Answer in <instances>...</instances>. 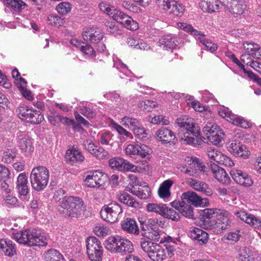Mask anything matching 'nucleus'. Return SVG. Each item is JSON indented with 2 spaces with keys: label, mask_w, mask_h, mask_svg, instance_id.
I'll return each instance as SVG.
<instances>
[{
  "label": "nucleus",
  "mask_w": 261,
  "mask_h": 261,
  "mask_svg": "<svg viewBox=\"0 0 261 261\" xmlns=\"http://www.w3.org/2000/svg\"><path fill=\"white\" fill-rule=\"evenodd\" d=\"M229 216L228 212L217 208H206L202 212L205 227L216 233H221L228 228L230 224Z\"/></svg>",
  "instance_id": "1"
},
{
  "label": "nucleus",
  "mask_w": 261,
  "mask_h": 261,
  "mask_svg": "<svg viewBox=\"0 0 261 261\" xmlns=\"http://www.w3.org/2000/svg\"><path fill=\"white\" fill-rule=\"evenodd\" d=\"M11 238L18 243L28 247L45 246L47 245L46 238L41 234L40 230L27 228L13 231Z\"/></svg>",
  "instance_id": "2"
},
{
  "label": "nucleus",
  "mask_w": 261,
  "mask_h": 261,
  "mask_svg": "<svg viewBox=\"0 0 261 261\" xmlns=\"http://www.w3.org/2000/svg\"><path fill=\"white\" fill-rule=\"evenodd\" d=\"M181 198V201L175 200L170 204L173 207L188 218H192L193 216V210L191 204L195 206H201L203 204L202 200H204L194 192L183 193Z\"/></svg>",
  "instance_id": "3"
},
{
  "label": "nucleus",
  "mask_w": 261,
  "mask_h": 261,
  "mask_svg": "<svg viewBox=\"0 0 261 261\" xmlns=\"http://www.w3.org/2000/svg\"><path fill=\"white\" fill-rule=\"evenodd\" d=\"M99 8L101 11L111 16L114 20L121 24L128 30L135 31L139 28L137 22L124 13L110 7L105 2L100 3Z\"/></svg>",
  "instance_id": "4"
},
{
  "label": "nucleus",
  "mask_w": 261,
  "mask_h": 261,
  "mask_svg": "<svg viewBox=\"0 0 261 261\" xmlns=\"http://www.w3.org/2000/svg\"><path fill=\"white\" fill-rule=\"evenodd\" d=\"M106 248L112 253L128 255L134 252L132 243L119 236H111L106 241Z\"/></svg>",
  "instance_id": "5"
},
{
  "label": "nucleus",
  "mask_w": 261,
  "mask_h": 261,
  "mask_svg": "<svg viewBox=\"0 0 261 261\" xmlns=\"http://www.w3.org/2000/svg\"><path fill=\"white\" fill-rule=\"evenodd\" d=\"M176 122L182 131L184 132V137H181V139L184 140L188 144H195V138L199 136L200 128L198 125L194 122L193 119L190 118L185 120L178 118Z\"/></svg>",
  "instance_id": "6"
},
{
  "label": "nucleus",
  "mask_w": 261,
  "mask_h": 261,
  "mask_svg": "<svg viewBox=\"0 0 261 261\" xmlns=\"http://www.w3.org/2000/svg\"><path fill=\"white\" fill-rule=\"evenodd\" d=\"M49 177V172L46 167L39 166L33 168L30 176L33 189L37 192L44 190L48 184Z\"/></svg>",
  "instance_id": "7"
},
{
  "label": "nucleus",
  "mask_w": 261,
  "mask_h": 261,
  "mask_svg": "<svg viewBox=\"0 0 261 261\" xmlns=\"http://www.w3.org/2000/svg\"><path fill=\"white\" fill-rule=\"evenodd\" d=\"M140 246L148 257L153 261H163L167 257L165 249L150 240L141 239Z\"/></svg>",
  "instance_id": "8"
},
{
  "label": "nucleus",
  "mask_w": 261,
  "mask_h": 261,
  "mask_svg": "<svg viewBox=\"0 0 261 261\" xmlns=\"http://www.w3.org/2000/svg\"><path fill=\"white\" fill-rule=\"evenodd\" d=\"M83 200L78 197H65L61 202V207L64 209V214L69 217H75L81 214L84 208Z\"/></svg>",
  "instance_id": "9"
},
{
  "label": "nucleus",
  "mask_w": 261,
  "mask_h": 261,
  "mask_svg": "<svg viewBox=\"0 0 261 261\" xmlns=\"http://www.w3.org/2000/svg\"><path fill=\"white\" fill-rule=\"evenodd\" d=\"M245 53L242 55L241 61L251 66L254 61V59H261V47L254 42H246L243 44Z\"/></svg>",
  "instance_id": "10"
},
{
  "label": "nucleus",
  "mask_w": 261,
  "mask_h": 261,
  "mask_svg": "<svg viewBox=\"0 0 261 261\" xmlns=\"http://www.w3.org/2000/svg\"><path fill=\"white\" fill-rule=\"evenodd\" d=\"M86 242L89 258L91 261H101L103 255V247L100 241L95 237H89Z\"/></svg>",
  "instance_id": "11"
},
{
  "label": "nucleus",
  "mask_w": 261,
  "mask_h": 261,
  "mask_svg": "<svg viewBox=\"0 0 261 261\" xmlns=\"http://www.w3.org/2000/svg\"><path fill=\"white\" fill-rule=\"evenodd\" d=\"M178 25L180 29L189 33L191 35H193L196 40H198L204 45V47L207 50L211 52H214L217 49V45L205 39L204 37L205 35L203 32L194 29L191 25L185 23H180Z\"/></svg>",
  "instance_id": "12"
},
{
  "label": "nucleus",
  "mask_w": 261,
  "mask_h": 261,
  "mask_svg": "<svg viewBox=\"0 0 261 261\" xmlns=\"http://www.w3.org/2000/svg\"><path fill=\"white\" fill-rule=\"evenodd\" d=\"M122 213L121 206L117 202H112L102 206L100 214L105 221L113 223L118 220L119 215Z\"/></svg>",
  "instance_id": "13"
},
{
  "label": "nucleus",
  "mask_w": 261,
  "mask_h": 261,
  "mask_svg": "<svg viewBox=\"0 0 261 261\" xmlns=\"http://www.w3.org/2000/svg\"><path fill=\"white\" fill-rule=\"evenodd\" d=\"M108 180L107 174L101 171L95 170L88 172L84 181L87 187L102 188Z\"/></svg>",
  "instance_id": "14"
},
{
  "label": "nucleus",
  "mask_w": 261,
  "mask_h": 261,
  "mask_svg": "<svg viewBox=\"0 0 261 261\" xmlns=\"http://www.w3.org/2000/svg\"><path fill=\"white\" fill-rule=\"evenodd\" d=\"M219 114L228 121L244 128L250 127V123L243 117L232 113L228 108L223 107L219 111Z\"/></svg>",
  "instance_id": "15"
},
{
  "label": "nucleus",
  "mask_w": 261,
  "mask_h": 261,
  "mask_svg": "<svg viewBox=\"0 0 261 261\" xmlns=\"http://www.w3.org/2000/svg\"><path fill=\"white\" fill-rule=\"evenodd\" d=\"M125 154L132 158H145L151 152V149L144 144H130L125 149Z\"/></svg>",
  "instance_id": "16"
},
{
  "label": "nucleus",
  "mask_w": 261,
  "mask_h": 261,
  "mask_svg": "<svg viewBox=\"0 0 261 261\" xmlns=\"http://www.w3.org/2000/svg\"><path fill=\"white\" fill-rule=\"evenodd\" d=\"M109 164L112 169H116L121 172L130 171L137 172L139 171L137 166L121 158H114L110 159L109 161Z\"/></svg>",
  "instance_id": "17"
},
{
  "label": "nucleus",
  "mask_w": 261,
  "mask_h": 261,
  "mask_svg": "<svg viewBox=\"0 0 261 261\" xmlns=\"http://www.w3.org/2000/svg\"><path fill=\"white\" fill-rule=\"evenodd\" d=\"M235 17H245L248 14L247 5L243 0H232L226 7Z\"/></svg>",
  "instance_id": "18"
},
{
  "label": "nucleus",
  "mask_w": 261,
  "mask_h": 261,
  "mask_svg": "<svg viewBox=\"0 0 261 261\" xmlns=\"http://www.w3.org/2000/svg\"><path fill=\"white\" fill-rule=\"evenodd\" d=\"M233 214L250 226L258 229H261V218L243 210H236L233 211Z\"/></svg>",
  "instance_id": "19"
},
{
  "label": "nucleus",
  "mask_w": 261,
  "mask_h": 261,
  "mask_svg": "<svg viewBox=\"0 0 261 261\" xmlns=\"http://www.w3.org/2000/svg\"><path fill=\"white\" fill-rule=\"evenodd\" d=\"M230 174L236 182L244 187H250L253 183L248 174L242 170L233 169L230 171Z\"/></svg>",
  "instance_id": "20"
},
{
  "label": "nucleus",
  "mask_w": 261,
  "mask_h": 261,
  "mask_svg": "<svg viewBox=\"0 0 261 261\" xmlns=\"http://www.w3.org/2000/svg\"><path fill=\"white\" fill-rule=\"evenodd\" d=\"M18 144L21 152L25 155H31L34 150L33 140L28 135L21 134L18 136Z\"/></svg>",
  "instance_id": "21"
},
{
  "label": "nucleus",
  "mask_w": 261,
  "mask_h": 261,
  "mask_svg": "<svg viewBox=\"0 0 261 261\" xmlns=\"http://www.w3.org/2000/svg\"><path fill=\"white\" fill-rule=\"evenodd\" d=\"M228 150L234 156L244 159L249 158L250 153L247 147L239 141H232L228 147Z\"/></svg>",
  "instance_id": "22"
},
{
  "label": "nucleus",
  "mask_w": 261,
  "mask_h": 261,
  "mask_svg": "<svg viewBox=\"0 0 261 261\" xmlns=\"http://www.w3.org/2000/svg\"><path fill=\"white\" fill-rule=\"evenodd\" d=\"M65 159L68 163L74 165L82 163L85 160V157L79 149L72 146L67 150Z\"/></svg>",
  "instance_id": "23"
},
{
  "label": "nucleus",
  "mask_w": 261,
  "mask_h": 261,
  "mask_svg": "<svg viewBox=\"0 0 261 261\" xmlns=\"http://www.w3.org/2000/svg\"><path fill=\"white\" fill-rule=\"evenodd\" d=\"M190 163L189 164V166L187 167L186 170V174L189 176H194L198 171L200 172H205L208 174L206 169V166L197 158H192L189 161Z\"/></svg>",
  "instance_id": "24"
},
{
  "label": "nucleus",
  "mask_w": 261,
  "mask_h": 261,
  "mask_svg": "<svg viewBox=\"0 0 261 261\" xmlns=\"http://www.w3.org/2000/svg\"><path fill=\"white\" fill-rule=\"evenodd\" d=\"M210 167L214 177L219 182L224 184L230 182V177L224 169L215 163H211Z\"/></svg>",
  "instance_id": "25"
},
{
  "label": "nucleus",
  "mask_w": 261,
  "mask_h": 261,
  "mask_svg": "<svg viewBox=\"0 0 261 261\" xmlns=\"http://www.w3.org/2000/svg\"><path fill=\"white\" fill-rule=\"evenodd\" d=\"M187 182L193 189L206 196H211L213 193L212 189L203 181L193 178H188Z\"/></svg>",
  "instance_id": "26"
},
{
  "label": "nucleus",
  "mask_w": 261,
  "mask_h": 261,
  "mask_svg": "<svg viewBox=\"0 0 261 261\" xmlns=\"http://www.w3.org/2000/svg\"><path fill=\"white\" fill-rule=\"evenodd\" d=\"M28 177L25 172L20 173L17 178L16 189L20 197H25L29 193Z\"/></svg>",
  "instance_id": "27"
},
{
  "label": "nucleus",
  "mask_w": 261,
  "mask_h": 261,
  "mask_svg": "<svg viewBox=\"0 0 261 261\" xmlns=\"http://www.w3.org/2000/svg\"><path fill=\"white\" fill-rule=\"evenodd\" d=\"M84 40L91 43H98L103 38V33L99 30L90 29L83 33Z\"/></svg>",
  "instance_id": "28"
},
{
  "label": "nucleus",
  "mask_w": 261,
  "mask_h": 261,
  "mask_svg": "<svg viewBox=\"0 0 261 261\" xmlns=\"http://www.w3.org/2000/svg\"><path fill=\"white\" fill-rule=\"evenodd\" d=\"M177 38L175 35L172 34H166L160 39L158 44L164 49L169 50L175 48L177 45Z\"/></svg>",
  "instance_id": "29"
},
{
  "label": "nucleus",
  "mask_w": 261,
  "mask_h": 261,
  "mask_svg": "<svg viewBox=\"0 0 261 261\" xmlns=\"http://www.w3.org/2000/svg\"><path fill=\"white\" fill-rule=\"evenodd\" d=\"M116 199L128 207L139 208L141 206L139 202L126 192L117 194Z\"/></svg>",
  "instance_id": "30"
},
{
  "label": "nucleus",
  "mask_w": 261,
  "mask_h": 261,
  "mask_svg": "<svg viewBox=\"0 0 261 261\" xmlns=\"http://www.w3.org/2000/svg\"><path fill=\"white\" fill-rule=\"evenodd\" d=\"M0 249L8 256H13L16 254L15 244L12 240L8 239L0 240Z\"/></svg>",
  "instance_id": "31"
},
{
  "label": "nucleus",
  "mask_w": 261,
  "mask_h": 261,
  "mask_svg": "<svg viewBox=\"0 0 261 261\" xmlns=\"http://www.w3.org/2000/svg\"><path fill=\"white\" fill-rule=\"evenodd\" d=\"M122 229L127 233L138 235L140 233L136 221L132 218H127L121 222Z\"/></svg>",
  "instance_id": "32"
},
{
  "label": "nucleus",
  "mask_w": 261,
  "mask_h": 261,
  "mask_svg": "<svg viewBox=\"0 0 261 261\" xmlns=\"http://www.w3.org/2000/svg\"><path fill=\"white\" fill-rule=\"evenodd\" d=\"M189 236L191 239L197 240L203 244H205L208 240V233L197 227H191L189 232Z\"/></svg>",
  "instance_id": "33"
},
{
  "label": "nucleus",
  "mask_w": 261,
  "mask_h": 261,
  "mask_svg": "<svg viewBox=\"0 0 261 261\" xmlns=\"http://www.w3.org/2000/svg\"><path fill=\"white\" fill-rule=\"evenodd\" d=\"M158 138L163 143H169L175 139L174 134L170 129L162 127L155 133Z\"/></svg>",
  "instance_id": "34"
},
{
  "label": "nucleus",
  "mask_w": 261,
  "mask_h": 261,
  "mask_svg": "<svg viewBox=\"0 0 261 261\" xmlns=\"http://www.w3.org/2000/svg\"><path fill=\"white\" fill-rule=\"evenodd\" d=\"M173 184V181L171 179H167L163 181L158 189V194L160 198L166 199L171 195L170 189Z\"/></svg>",
  "instance_id": "35"
},
{
  "label": "nucleus",
  "mask_w": 261,
  "mask_h": 261,
  "mask_svg": "<svg viewBox=\"0 0 261 261\" xmlns=\"http://www.w3.org/2000/svg\"><path fill=\"white\" fill-rule=\"evenodd\" d=\"M4 3L13 12L21 11L26 5V4L21 0H4Z\"/></svg>",
  "instance_id": "36"
},
{
  "label": "nucleus",
  "mask_w": 261,
  "mask_h": 261,
  "mask_svg": "<svg viewBox=\"0 0 261 261\" xmlns=\"http://www.w3.org/2000/svg\"><path fill=\"white\" fill-rule=\"evenodd\" d=\"M133 189L134 190L132 189L129 192L140 199H146L150 196L151 190L148 185L140 186L137 190L133 186Z\"/></svg>",
  "instance_id": "37"
},
{
  "label": "nucleus",
  "mask_w": 261,
  "mask_h": 261,
  "mask_svg": "<svg viewBox=\"0 0 261 261\" xmlns=\"http://www.w3.org/2000/svg\"><path fill=\"white\" fill-rule=\"evenodd\" d=\"M199 7L203 12L212 13L218 11L220 9V5L216 2L214 4L213 0H202L199 3Z\"/></svg>",
  "instance_id": "38"
},
{
  "label": "nucleus",
  "mask_w": 261,
  "mask_h": 261,
  "mask_svg": "<svg viewBox=\"0 0 261 261\" xmlns=\"http://www.w3.org/2000/svg\"><path fill=\"white\" fill-rule=\"evenodd\" d=\"M238 258L240 261H252L254 259L252 250L246 247H242L238 251Z\"/></svg>",
  "instance_id": "39"
},
{
  "label": "nucleus",
  "mask_w": 261,
  "mask_h": 261,
  "mask_svg": "<svg viewBox=\"0 0 261 261\" xmlns=\"http://www.w3.org/2000/svg\"><path fill=\"white\" fill-rule=\"evenodd\" d=\"M44 257L45 261H66L62 254L54 249L45 251Z\"/></svg>",
  "instance_id": "40"
},
{
  "label": "nucleus",
  "mask_w": 261,
  "mask_h": 261,
  "mask_svg": "<svg viewBox=\"0 0 261 261\" xmlns=\"http://www.w3.org/2000/svg\"><path fill=\"white\" fill-rule=\"evenodd\" d=\"M27 121L33 124H39L43 119V115L40 111L34 110L32 108V113H30L27 117Z\"/></svg>",
  "instance_id": "41"
},
{
  "label": "nucleus",
  "mask_w": 261,
  "mask_h": 261,
  "mask_svg": "<svg viewBox=\"0 0 261 261\" xmlns=\"http://www.w3.org/2000/svg\"><path fill=\"white\" fill-rule=\"evenodd\" d=\"M162 216L175 221H177L180 219V216L178 213L173 208L168 207L166 204L165 205Z\"/></svg>",
  "instance_id": "42"
},
{
  "label": "nucleus",
  "mask_w": 261,
  "mask_h": 261,
  "mask_svg": "<svg viewBox=\"0 0 261 261\" xmlns=\"http://www.w3.org/2000/svg\"><path fill=\"white\" fill-rule=\"evenodd\" d=\"M169 5L166 11H169V12L173 13L176 15L180 13H183L185 10L184 6L179 4L177 1L172 0L171 3Z\"/></svg>",
  "instance_id": "43"
},
{
  "label": "nucleus",
  "mask_w": 261,
  "mask_h": 261,
  "mask_svg": "<svg viewBox=\"0 0 261 261\" xmlns=\"http://www.w3.org/2000/svg\"><path fill=\"white\" fill-rule=\"evenodd\" d=\"M99 141L100 143L102 145H112V141L113 140V138L114 137L113 134L109 131H106L102 132L99 134Z\"/></svg>",
  "instance_id": "44"
},
{
  "label": "nucleus",
  "mask_w": 261,
  "mask_h": 261,
  "mask_svg": "<svg viewBox=\"0 0 261 261\" xmlns=\"http://www.w3.org/2000/svg\"><path fill=\"white\" fill-rule=\"evenodd\" d=\"M224 134L222 130L216 132L214 135L207 136V139L215 145H221L224 140Z\"/></svg>",
  "instance_id": "45"
},
{
  "label": "nucleus",
  "mask_w": 261,
  "mask_h": 261,
  "mask_svg": "<svg viewBox=\"0 0 261 261\" xmlns=\"http://www.w3.org/2000/svg\"><path fill=\"white\" fill-rule=\"evenodd\" d=\"M222 153L218 149L210 147L207 148L206 154L208 158L212 161L218 163V161L221 159Z\"/></svg>",
  "instance_id": "46"
},
{
  "label": "nucleus",
  "mask_w": 261,
  "mask_h": 261,
  "mask_svg": "<svg viewBox=\"0 0 261 261\" xmlns=\"http://www.w3.org/2000/svg\"><path fill=\"white\" fill-rule=\"evenodd\" d=\"M219 126L215 123L208 122L203 127V131L207 138L210 135H214L217 132H219Z\"/></svg>",
  "instance_id": "47"
},
{
  "label": "nucleus",
  "mask_w": 261,
  "mask_h": 261,
  "mask_svg": "<svg viewBox=\"0 0 261 261\" xmlns=\"http://www.w3.org/2000/svg\"><path fill=\"white\" fill-rule=\"evenodd\" d=\"M107 31L115 36L121 35V31L116 25V23L113 21H107L105 23Z\"/></svg>",
  "instance_id": "48"
},
{
  "label": "nucleus",
  "mask_w": 261,
  "mask_h": 261,
  "mask_svg": "<svg viewBox=\"0 0 261 261\" xmlns=\"http://www.w3.org/2000/svg\"><path fill=\"white\" fill-rule=\"evenodd\" d=\"M165 204H158L154 203H149L146 205V210L148 212H154L162 216Z\"/></svg>",
  "instance_id": "49"
},
{
  "label": "nucleus",
  "mask_w": 261,
  "mask_h": 261,
  "mask_svg": "<svg viewBox=\"0 0 261 261\" xmlns=\"http://www.w3.org/2000/svg\"><path fill=\"white\" fill-rule=\"evenodd\" d=\"M17 111L18 117L22 120L27 121V117L29 115L30 113H32V108L25 105H22L19 107Z\"/></svg>",
  "instance_id": "50"
},
{
  "label": "nucleus",
  "mask_w": 261,
  "mask_h": 261,
  "mask_svg": "<svg viewBox=\"0 0 261 261\" xmlns=\"http://www.w3.org/2000/svg\"><path fill=\"white\" fill-rule=\"evenodd\" d=\"M123 124L125 126H128L130 129H133L139 125V121L134 118L129 116H125L121 119Z\"/></svg>",
  "instance_id": "51"
},
{
  "label": "nucleus",
  "mask_w": 261,
  "mask_h": 261,
  "mask_svg": "<svg viewBox=\"0 0 261 261\" xmlns=\"http://www.w3.org/2000/svg\"><path fill=\"white\" fill-rule=\"evenodd\" d=\"M58 12L62 15H65L70 12L71 10L70 4L66 2H62L56 7Z\"/></svg>",
  "instance_id": "52"
},
{
  "label": "nucleus",
  "mask_w": 261,
  "mask_h": 261,
  "mask_svg": "<svg viewBox=\"0 0 261 261\" xmlns=\"http://www.w3.org/2000/svg\"><path fill=\"white\" fill-rule=\"evenodd\" d=\"M93 155L99 160L108 158L109 154L108 152L101 146H97L94 151Z\"/></svg>",
  "instance_id": "53"
},
{
  "label": "nucleus",
  "mask_w": 261,
  "mask_h": 261,
  "mask_svg": "<svg viewBox=\"0 0 261 261\" xmlns=\"http://www.w3.org/2000/svg\"><path fill=\"white\" fill-rule=\"evenodd\" d=\"M16 157V153L15 151L12 149H7L4 152L2 161L6 163L11 162Z\"/></svg>",
  "instance_id": "54"
},
{
  "label": "nucleus",
  "mask_w": 261,
  "mask_h": 261,
  "mask_svg": "<svg viewBox=\"0 0 261 261\" xmlns=\"http://www.w3.org/2000/svg\"><path fill=\"white\" fill-rule=\"evenodd\" d=\"M241 237V234L240 233V231L236 230L235 231H231L226 233L224 238L227 240L231 241V242L235 243L238 241Z\"/></svg>",
  "instance_id": "55"
},
{
  "label": "nucleus",
  "mask_w": 261,
  "mask_h": 261,
  "mask_svg": "<svg viewBox=\"0 0 261 261\" xmlns=\"http://www.w3.org/2000/svg\"><path fill=\"white\" fill-rule=\"evenodd\" d=\"M94 233L98 237H103L108 234L109 229L103 225L96 226L94 229Z\"/></svg>",
  "instance_id": "56"
},
{
  "label": "nucleus",
  "mask_w": 261,
  "mask_h": 261,
  "mask_svg": "<svg viewBox=\"0 0 261 261\" xmlns=\"http://www.w3.org/2000/svg\"><path fill=\"white\" fill-rule=\"evenodd\" d=\"M80 112L89 119L93 118L96 115V113L94 110L87 107L81 108Z\"/></svg>",
  "instance_id": "57"
},
{
  "label": "nucleus",
  "mask_w": 261,
  "mask_h": 261,
  "mask_svg": "<svg viewBox=\"0 0 261 261\" xmlns=\"http://www.w3.org/2000/svg\"><path fill=\"white\" fill-rule=\"evenodd\" d=\"M218 163L227 167H232L234 165L233 161L230 157L223 153Z\"/></svg>",
  "instance_id": "58"
},
{
  "label": "nucleus",
  "mask_w": 261,
  "mask_h": 261,
  "mask_svg": "<svg viewBox=\"0 0 261 261\" xmlns=\"http://www.w3.org/2000/svg\"><path fill=\"white\" fill-rule=\"evenodd\" d=\"M80 50L85 55L88 57H95V52L93 48L89 44H83V46H81Z\"/></svg>",
  "instance_id": "59"
},
{
  "label": "nucleus",
  "mask_w": 261,
  "mask_h": 261,
  "mask_svg": "<svg viewBox=\"0 0 261 261\" xmlns=\"http://www.w3.org/2000/svg\"><path fill=\"white\" fill-rule=\"evenodd\" d=\"M151 123L154 124L167 125L169 124V121L165 119L163 115H157L152 117L150 120Z\"/></svg>",
  "instance_id": "60"
},
{
  "label": "nucleus",
  "mask_w": 261,
  "mask_h": 261,
  "mask_svg": "<svg viewBox=\"0 0 261 261\" xmlns=\"http://www.w3.org/2000/svg\"><path fill=\"white\" fill-rule=\"evenodd\" d=\"M156 102L154 101L147 100L142 101L139 103V107L146 110L147 111H151V109L155 107Z\"/></svg>",
  "instance_id": "61"
},
{
  "label": "nucleus",
  "mask_w": 261,
  "mask_h": 261,
  "mask_svg": "<svg viewBox=\"0 0 261 261\" xmlns=\"http://www.w3.org/2000/svg\"><path fill=\"white\" fill-rule=\"evenodd\" d=\"M83 146L84 148L92 155L97 147V145H96L92 141L88 140H85L83 141Z\"/></svg>",
  "instance_id": "62"
},
{
  "label": "nucleus",
  "mask_w": 261,
  "mask_h": 261,
  "mask_svg": "<svg viewBox=\"0 0 261 261\" xmlns=\"http://www.w3.org/2000/svg\"><path fill=\"white\" fill-rule=\"evenodd\" d=\"M122 5L124 9L134 13L138 12V10H140L138 6L130 2L124 1Z\"/></svg>",
  "instance_id": "63"
},
{
  "label": "nucleus",
  "mask_w": 261,
  "mask_h": 261,
  "mask_svg": "<svg viewBox=\"0 0 261 261\" xmlns=\"http://www.w3.org/2000/svg\"><path fill=\"white\" fill-rule=\"evenodd\" d=\"M4 200L7 205H15L18 202L17 198L10 194H7L4 196Z\"/></svg>",
  "instance_id": "64"
}]
</instances>
